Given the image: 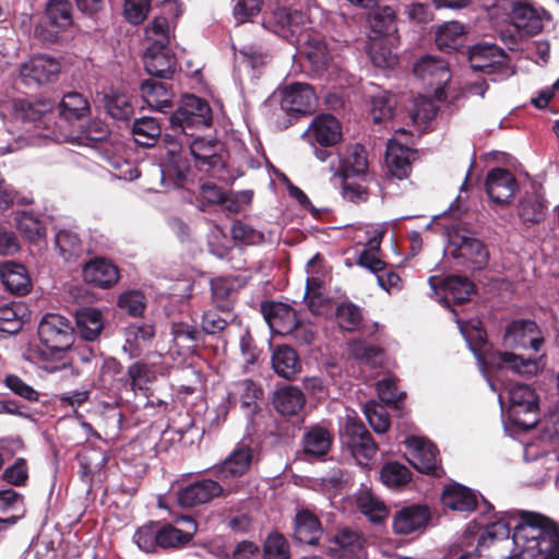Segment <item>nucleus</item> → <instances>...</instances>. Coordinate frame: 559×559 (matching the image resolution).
Masks as SVG:
<instances>
[{
  "instance_id": "obj_1",
  "label": "nucleus",
  "mask_w": 559,
  "mask_h": 559,
  "mask_svg": "<svg viewBox=\"0 0 559 559\" xmlns=\"http://www.w3.org/2000/svg\"><path fill=\"white\" fill-rule=\"evenodd\" d=\"M512 538L523 551L536 549L539 559H559V527L548 516L521 511Z\"/></svg>"
},
{
  "instance_id": "obj_2",
  "label": "nucleus",
  "mask_w": 559,
  "mask_h": 559,
  "mask_svg": "<svg viewBox=\"0 0 559 559\" xmlns=\"http://www.w3.org/2000/svg\"><path fill=\"white\" fill-rule=\"evenodd\" d=\"M38 337L44 348L32 350L38 364L59 360L74 343V328L59 313H46L38 324Z\"/></svg>"
},
{
  "instance_id": "obj_3",
  "label": "nucleus",
  "mask_w": 559,
  "mask_h": 559,
  "mask_svg": "<svg viewBox=\"0 0 559 559\" xmlns=\"http://www.w3.org/2000/svg\"><path fill=\"white\" fill-rule=\"evenodd\" d=\"M281 109L285 117L276 119V127L286 130L299 118L310 116L316 111L317 95L308 83L294 82L285 85L280 91Z\"/></svg>"
},
{
  "instance_id": "obj_4",
  "label": "nucleus",
  "mask_w": 559,
  "mask_h": 559,
  "mask_svg": "<svg viewBox=\"0 0 559 559\" xmlns=\"http://www.w3.org/2000/svg\"><path fill=\"white\" fill-rule=\"evenodd\" d=\"M170 129L176 134L193 136L194 129L207 128L213 122L209 103L193 94L186 95L181 105L169 116Z\"/></svg>"
},
{
  "instance_id": "obj_5",
  "label": "nucleus",
  "mask_w": 559,
  "mask_h": 559,
  "mask_svg": "<svg viewBox=\"0 0 559 559\" xmlns=\"http://www.w3.org/2000/svg\"><path fill=\"white\" fill-rule=\"evenodd\" d=\"M467 60L475 72L496 74L508 78L510 72V56L497 44L480 41L467 49Z\"/></svg>"
},
{
  "instance_id": "obj_6",
  "label": "nucleus",
  "mask_w": 559,
  "mask_h": 559,
  "mask_svg": "<svg viewBox=\"0 0 559 559\" xmlns=\"http://www.w3.org/2000/svg\"><path fill=\"white\" fill-rule=\"evenodd\" d=\"M341 440L355 460L367 465L376 455L378 445L362 421L348 417L341 429Z\"/></svg>"
},
{
  "instance_id": "obj_7",
  "label": "nucleus",
  "mask_w": 559,
  "mask_h": 559,
  "mask_svg": "<svg viewBox=\"0 0 559 559\" xmlns=\"http://www.w3.org/2000/svg\"><path fill=\"white\" fill-rule=\"evenodd\" d=\"M510 416L514 425L524 429L537 425L538 397L530 385L518 383L509 392Z\"/></svg>"
},
{
  "instance_id": "obj_8",
  "label": "nucleus",
  "mask_w": 559,
  "mask_h": 559,
  "mask_svg": "<svg viewBox=\"0 0 559 559\" xmlns=\"http://www.w3.org/2000/svg\"><path fill=\"white\" fill-rule=\"evenodd\" d=\"M170 40L155 39L145 50L143 63L146 72L156 79L169 80L176 69L177 59L168 49Z\"/></svg>"
},
{
  "instance_id": "obj_9",
  "label": "nucleus",
  "mask_w": 559,
  "mask_h": 559,
  "mask_svg": "<svg viewBox=\"0 0 559 559\" xmlns=\"http://www.w3.org/2000/svg\"><path fill=\"white\" fill-rule=\"evenodd\" d=\"M544 343V338L538 325L533 320H514L508 324L504 335L503 345L507 348L532 349L537 353Z\"/></svg>"
},
{
  "instance_id": "obj_10",
  "label": "nucleus",
  "mask_w": 559,
  "mask_h": 559,
  "mask_svg": "<svg viewBox=\"0 0 559 559\" xmlns=\"http://www.w3.org/2000/svg\"><path fill=\"white\" fill-rule=\"evenodd\" d=\"M302 138L311 146H336L343 139L341 122L331 114L317 115Z\"/></svg>"
},
{
  "instance_id": "obj_11",
  "label": "nucleus",
  "mask_w": 559,
  "mask_h": 559,
  "mask_svg": "<svg viewBox=\"0 0 559 559\" xmlns=\"http://www.w3.org/2000/svg\"><path fill=\"white\" fill-rule=\"evenodd\" d=\"M60 62L45 55H39L24 62L20 68V76L25 85H43L55 82L60 73Z\"/></svg>"
},
{
  "instance_id": "obj_12",
  "label": "nucleus",
  "mask_w": 559,
  "mask_h": 559,
  "mask_svg": "<svg viewBox=\"0 0 559 559\" xmlns=\"http://www.w3.org/2000/svg\"><path fill=\"white\" fill-rule=\"evenodd\" d=\"M485 189L493 203L506 206L513 200L519 183L509 169L495 167L486 176Z\"/></svg>"
},
{
  "instance_id": "obj_13",
  "label": "nucleus",
  "mask_w": 559,
  "mask_h": 559,
  "mask_svg": "<svg viewBox=\"0 0 559 559\" xmlns=\"http://www.w3.org/2000/svg\"><path fill=\"white\" fill-rule=\"evenodd\" d=\"M261 312L275 334H290L300 325V319L298 318L297 311L288 304L281 301H265L261 305Z\"/></svg>"
},
{
  "instance_id": "obj_14",
  "label": "nucleus",
  "mask_w": 559,
  "mask_h": 559,
  "mask_svg": "<svg viewBox=\"0 0 559 559\" xmlns=\"http://www.w3.org/2000/svg\"><path fill=\"white\" fill-rule=\"evenodd\" d=\"M224 488L218 481L203 478L180 488L176 497L180 507L193 508L209 503L214 498L222 496Z\"/></svg>"
},
{
  "instance_id": "obj_15",
  "label": "nucleus",
  "mask_w": 559,
  "mask_h": 559,
  "mask_svg": "<svg viewBox=\"0 0 559 559\" xmlns=\"http://www.w3.org/2000/svg\"><path fill=\"white\" fill-rule=\"evenodd\" d=\"M431 520L430 509L425 504L414 503L401 508L393 516L392 527L397 535H409L426 530Z\"/></svg>"
},
{
  "instance_id": "obj_16",
  "label": "nucleus",
  "mask_w": 559,
  "mask_h": 559,
  "mask_svg": "<svg viewBox=\"0 0 559 559\" xmlns=\"http://www.w3.org/2000/svg\"><path fill=\"white\" fill-rule=\"evenodd\" d=\"M409 445L414 448L411 463L415 469L433 477L444 475L439 450L433 443L421 438H413L409 440Z\"/></svg>"
},
{
  "instance_id": "obj_17",
  "label": "nucleus",
  "mask_w": 559,
  "mask_h": 559,
  "mask_svg": "<svg viewBox=\"0 0 559 559\" xmlns=\"http://www.w3.org/2000/svg\"><path fill=\"white\" fill-rule=\"evenodd\" d=\"M252 460L253 449L249 444L239 442L231 453L214 467V475L222 480L239 478L250 469Z\"/></svg>"
},
{
  "instance_id": "obj_18",
  "label": "nucleus",
  "mask_w": 559,
  "mask_h": 559,
  "mask_svg": "<svg viewBox=\"0 0 559 559\" xmlns=\"http://www.w3.org/2000/svg\"><path fill=\"white\" fill-rule=\"evenodd\" d=\"M189 148L199 170L214 171L224 169L225 163L219 153L221 143L216 139L206 140L202 136H197L189 144Z\"/></svg>"
},
{
  "instance_id": "obj_19",
  "label": "nucleus",
  "mask_w": 559,
  "mask_h": 559,
  "mask_svg": "<svg viewBox=\"0 0 559 559\" xmlns=\"http://www.w3.org/2000/svg\"><path fill=\"white\" fill-rule=\"evenodd\" d=\"M82 275L87 284L99 288H109L120 278L118 266L106 258H94L86 262Z\"/></svg>"
},
{
  "instance_id": "obj_20",
  "label": "nucleus",
  "mask_w": 559,
  "mask_h": 559,
  "mask_svg": "<svg viewBox=\"0 0 559 559\" xmlns=\"http://www.w3.org/2000/svg\"><path fill=\"white\" fill-rule=\"evenodd\" d=\"M548 211L547 201L540 192V188L531 185L519 199L518 215L524 224H539L546 218Z\"/></svg>"
},
{
  "instance_id": "obj_21",
  "label": "nucleus",
  "mask_w": 559,
  "mask_h": 559,
  "mask_svg": "<svg viewBox=\"0 0 559 559\" xmlns=\"http://www.w3.org/2000/svg\"><path fill=\"white\" fill-rule=\"evenodd\" d=\"M272 404L281 416L299 418L306 404V396L299 388L286 385L274 392Z\"/></svg>"
},
{
  "instance_id": "obj_22",
  "label": "nucleus",
  "mask_w": 559,
  "mask_h": 559,
  "mask_svg": "<svg viewBox=\"0 0 559 559\" xmlns=\"http://www.w3.org/2000/svg\"><path fill=\"white\" fill-rule=\"evenodd\" d=\"M55 107V102L48 97H21L13 100V112L23 122H37Z\"/></svg>"
},
{
  "instance_id": "obj_23",
  "label": "nucleus",
  "mask_w": 559,
  "mask_h": 559,
  "mask_svg": "<svg viewBox=\"0 0 559 559\" xmlns=\"http://www.w3.org/2000/svg\"><path fill=\"white\" fill-rule=\"evenodd\" d=\"M484 364L491 368L500 369L504 366L519 374L533 376L537 372V362L535 358L524 357L523 355L496 350L483 359Z\"/></svg>"
},
{
  "instance_id": "obj_24",
  "label": "nucleus",
  "mask_w": 559,
  "mask_h": 559,
  "mask_svg": "<svg viewBox=\"0 0 559 559\" xmlns=\"http://www.w3.org/2000/svg\"><path fill=\"white\" fill-rule=\"evenodd\" d=\"M414 151L395 141H389L385 153L388 175L397 180H404L412 173L411 156Z\"/></svg>"
},
{
  "instance_id": "obj_25",
  "label": "nucleus",
  "mask_w": 559,
  "mask_h": 559,
  "mask_svg": "<svg viewBox=\"0 0 559 559\" xmlns=\"http://www.w3.org/2000/svg\"><path fill=\"white\" fill-rule=\"evenodd\" d=\"M0 277L5 289L14 295L24 296L31 292V277L22 263L3 262L0 264Z\"/></svg>"
},
{
  "instance_id": "obj_26",
  "label": "nucleus",
  "mask_w": 559,
  "mask_h": 559,
  "mask_svg": "<svg viewBox=\"0 0 559 559\" xmlns=\"http://www.w3.org/2000/svg\"><path fill=\"white\" fill-rule=\"evenodd\" d=\"M510 19L516 29L524 32L527 35L538 34L543 29L542 12L534 8L531 2H513Z\"/></svg>"
},
{
  "instance_id": "obj_27",
  "label": "nucleus",
  "mask_w": 559,
  "mask_h": 559,
  "mask_svg": "<svg viewBox=\"0 0 559 559\" xmlns=\"http://www.w3.org/2000/svg\"><path fill=\"white\" fill-rule=\"evenodd\" d=\"M368 166L365 146L359 143L352 144L347 147L345 156L341 159L340 176L342 178L356 176L370 182L371 178L368 176Z\"/></svg>"
},
{
  "instance_id": "obj_28",
  "label": "nucleus",
  "mask_w": 559,
  "mask_h": 559,
  "mask_svg": "<svg viewBox=\"0 0 559 559\" xmlns=\"http://www.w3.org/2000/svg\"><path fill=\"white\" fill-rule=\"evenodd\" d=\"M451 254L455 259H464L465 262H469L476 269H483L487 265L489 259V252L484 242L467 236L459 237V242L455 243V249Z\"/></svg>"
},
{
  "instance_id": "obj_29",
  "label": "nucleus",
  "mask_w": 559,
  "mask_h": 559,
  "mask_svg": "<svg viewBox=\"0 0 559 559\" xmlns=\"http://www.w3.org/2000/svg\"><path fill=\"white\" fill-rule=\"evenodd\" d=\"M76 330L87 341H96L104 330V318L100 310L93 307L80 308L74 313Z\"/></svg>"
},
{
  "instance_id": "obj_30",
  "label": "nucleus",
  "mask_w": 559,
  "mask_h": 559,
  "mask_svg": "<svg viewBox=\"0 0 559 559\" xmlns=\"http://www.w3.org/2000/svg\"><path fill=\"white\" fill-rule=\"evenodd\" d=\"M441 501L447 508L460 512H472L477 507L476 493L457 483L444 487Z\"/></svg>"
},
{
  "instance_id": "obj_31",
  "label": "nucleus",
  "mask_w": 559,
  "mask_h": 559,
  "mask_svg": "<svg viewBox=\"0 0 559 559\" xmlns=\"http://www.w3.org/2000/svg\"><path fill=\"white\" fill-rule=\"evenodd\" d=\"M322 535L319 518L309 510H301L295 518L294 538L300 544L318 545Z\"/></svg>"
},
{
  "instance_id": "obj_32",
  "label": "nucleus",
  "mask_w": 559,
  "mask_h": 559,
  "mask_svg": "<svg viewBox=\"0 0 559 559\" xmlns=\"http://www.w3.org/2000/svg\"><path fill=\"white\" fill-rule=\"evenodd\" d=\"M141 92L147 105L157 111L167 112L173 107L171 86L166 82L145 80L141 83Z\"/></svg>"
},
{
  "instance_id": "obj_33",
  "label": "nucleus",
  "mask_w": 559,
  "mask_h": 559,
  "mask_svg": "<svg viewBox=\"0 0 559 559\" xmlns=\"http://www.w3.org/2000/svg\"><path fill=\"white\" fill-rule=\"evenodd\" d=\"M332 442L331 432L322 426L314 425L309 427L302 436V451L311 457H323L329 453Z\"/></svg>"
},
{
  "instance_id": "obj_34",
  "label": "nucleus",
  "mask_w": 559,
  "mask_h": 559,
  "mask_svg": "<svg viewBox=\"0 0 559 559\" xmlns=\"http://www.w3.org/2000/svg\"><path fill=\"white\" fill-rule=\"evenodd\" d=\"M272 367L277 376L287 380L294 379L301 371L298 354L288 345L276 347L272 355Z\"/></svg>"
},
{
  "instance_id": "obj_35",
  "label": "nucleus",
  "mask_w": 559,
  "mask_h": 559,
  "mask_svg": "<svg viewBox=\"0 0 559 559\" xmlns=\"http://www.w3.org/2000/svg\"><path fill=\"white\" fill-rule=\"evenodd\" d=\"M103 103L106 112L115 120L128 121L134 114L131 97L118 88L105 92Z\"/></svg>"
},
{
  "instance_id": "obj_36",
  "label": "nucleus",
  "mask_w": 559,
  "mask_h": 559,
  "mask_svg": "<svg viewBox=\"0 0 559 559\" xmlns=\"http://www.w3.org/2000/svg\"><path fill=\"white\" fill-rule=\"evenodd\" d=\"M441 288L445 299L462 305L471 299L476 287L466 276L449 275L441 281Z\"/></svg>"
},
{
  "instance_id": "obj_37",
  "label": "nucleus",
  "mask_w": 559,
  "mask_h": 559,
  "mask_svg": "<svg viewBox=\"0 0 559 559\" xmlns=\"http://www.w3.org/2000/svg\"><path fill=\"white\" fill-rule=\"evenodd\" d=\"M27 314V306L21 301L0 306V332L9 335L19 333Z\"/></svg>"
},
{
  "instance_id": "obj_38",
  "label": "nucleus",
  "mask_w": 559,
  "mask_h": 559,
  "mask_svg": "<svg viewBox=\"0 0 559 559\" xmlns=\"http://www.w3.org/2000/svg\"><path fill=\"white\" fill-rule=\"evenodd\" d=\"M348 352L355 360L372 368H379L383 364L384 349L381 346L368 344L362 338L349 341Z\"/></svg>"
},
{
  "instance_id": "obj_39",
  "label": "nucleus",
  "mask_w": 559,
  "mask_h": 559,
  "mask_svg": "<svg viewBox=\"0 0 559 559\" xmlns=\"http://www.w3.org/2000/svg\"><path fill=\"white\" fill-rule=\"evenodd\" d=\"M335 319L342 331H362L364 310L350 300H344L336 306Z\"/></svg>"
},
{
  "instance_id": "obj_40",
  "label": "nucleus",
  "mask_w": 559,
  "mask_h": 559,
  "mask_svg": "<svg viewBox=\"0 0 559 559\" xmlns=\"http://www.w3.org/2000/svg\"><path fill=\"white\" fill-rule=\"evenodd\" d=\"M413 73L423 81H428L429 84L447 82L449 80V69L444 61L436 59L431 56L421 57L414 66Z\"/></svg>"
},
{
  "instance_id": "obj_41",
  "label": "nucleus",
  "mask_w": 559,
  "mask_h": 559,
  "mask_svg": "<svg viewBox=\"0 0 559 559\" xmlns=\"http://www.w3.org/2000/svg\"><path fill=\"white\" fill-rule=\"evenodd\" d=\"M236 281L229 276H222L211 281L212 298L215 307L223 311L229 312L234 306V295Z\"/></svg>"
},
{
  "instance_id": "obj_42",
  "label": "nucleus",
  "mask_w": 559,
  "mask_h": 559,
  "mask_svg": "<svg viewBox=\"0 0 559 559\" xmlns=\"http://www.w3.org/2000/svg\"><path fill=\"white\" fill-rule=\"evenodd\" d=\"M465 41L464 26L459 22H450L439 27L436 44L444 52L459 50Z\"/></svg>"
},
{
  "instance_id": "obj_43",
  "label": "nucleus",
  "mask_w": 559,
  "mask_h": 559,
  "mask_svg": "<svg viewBox=\"0 0 559 559\" xmlns=\"http://www.w3.org/2000/svg\"><path fill=\"white\" fill-rule=\"evenodd\" d=\"M274 3L276 7L271 11V21L282 28H287L292 34L299 32L307 20L306 13L301 9Z\"/></svg>"
},
{
  "instance_id": "obj_44",
  "label": "nucleus",
  "mask_w": 559,
  "mask_h": 559,
  "mask_svg": "<svg viewBox=\"0 0 559 559\" xmlns=\"http://www.w3.org/2000/svg\"><path fill=\"white\" fill-rule=\"evenodd\" d=\"M91 112L87 98L79 92H69L63 95L59 104V114L68 121L80 120Z\"/></svg>"
},
{
  "instance_id": "obj_45",
  "label": "nucleus",
  "mask_w": 559,
  "mask_h": 559,
  "mask_svg": "<svg viewBox=\"0 0 559 559\" xmlns=\"http://www.w3.org/2000/svg\"><path fill=\"white\" fill-rule=\"evenodd\" d=\"M132 134L140 146L152 147L162 134V127L155 118L142 117L134 120Z\"/></svg>"
},
{
  "instance_id": "obj_46",
  "label": "nucleus",
  "mask_w": 559,
  "mask_h": 559,
  "mask_svg": "<svg viewBox=\"0 0 559 559\" xmlns=\"http://www.w3.org/2000/svg\"><path fill=\"white\" fill-rule=\"evenodd\" d=\"M395 17V11L391 7L376 5L368 14V22L371 31L382 37L396 32Z\"/></svg>"
},
{
  "instance_id": "obj_47",
  "label": "nucleus",
  "mask_w": 559,
  "mask_h": 559,
  "mask_svg": "<svg viewBox=\"0 0 559 559\" xmlns=\"http://www.w3.org/2000/svg\"><path fill=\"white\" fill-rule=\"evenodd\" d=\"M17 230L31 242H37L46 235V229L38 217L29 212H20L14 217Z\"/></svg>"
},
{
  "instance_id": "obj_48",
  "label": "nucleus",
  "mask_w": 559,
  "mask_h": 559,
  "mask_svg": "<svg viewBox=\"0 0 559 559\" xmlns=\"http://www.w3.org/2000/svg\"><path fill=\"white\" fill-rule=\"evenodd\" d=\"M237 393L240 397L241 408L251 414H255L258 409L257 401L263 397V389L252 379H245L235 384Z\"/></svg>"
},
{
  "instance_id": "obj_49",
  "label": "nucleus",
  "mask_w": 559,
  "mask_h": 559,
  "mask_svg": "<svg viewBox=\"0 0 559 559\" xmlns=\"http://www.w3.org/2000/svg\"><path fill=\"white\" fill-rule=\"evenodd\" d=\"M396 96L389 92H383L372 97L371 115L374 123H381L392 119L396 108Z\"/></svg>"
},
{
  "instance_id": "obj_50",
  "label": "nucleus",
  "mask_w": 559,
  "mask_h": 559,
  "mask_svg": "<svg viewBox=\"0 0 559 559\" xmlns=\"http://www.w3.org/2000/svg\"><path fill=\"white\" fill-rule=\"evenodd\" d=\"M380 478L388 487H402L412 479V472L399 462H388L380 471Z\"/></svg>"
},
{
  "instance_id": "obj_51",
  "label": "nucleus",
  "mask_w": 559,
  "mask_h": 559,
  "mask_svg": "<svg viewBox=\"0 0 559 559\" xmlns=\"http://www.w3.org/2000/svg\"><path fill=\"white\" fill-rule=\"evenodd\" d=\"M153 379L154 372L151 367L138 360L128 367L124 385H129L132 391L143 390Z\"/></svg>"
},
{
  "instance_id": "obj_52",
  "label": "nucleus",
  "mask_w": 559,
  "mask_h": 559,
  "mask_svg": "<svg viewBox=\"0 0 559 559\" xmlns=\"http://www.w3.org/2000/svg\"><path fill=\"white\" fill-rule=\"evenodd\" d=\"M46 16L51 26L66 29L72 25L71 2H46Z\"/></svg>"
},
{
  "instance_id": "obj_53",
  "label": "nucleus",
  "mask_w": 559,
  "mask_h": 559,
  "mask_svg": "<svg viewBox=\"0 0 559 559\" xmlns=\"http://www.w3.org/2000/svg\"><path fill=\"white\" fill-rule=\"evenodd\" d=\"M174 341L178 346L191 348L199 342H204L203 332L195 325L188 323H174L171 328Z\"/></svg>"
},
{
  "instance_id": "obj_54",
  "label": "nucleus",
  "mask_w": 559,
  "mask_h": 559,
  "mask_svg": "<svg viewBox=\"0 0 559 559\" xmlns=\"http://www.w3.org/2000/svg\"><path fill=\"white\" fill-rule=\"evenodd\" d=\"M56 246L64 260L79 257L83 251V245L78 234L68 229H61L56 235Z\"/></svg>"
},
{
  "instance_id": "obj_55",
  "label": "nucleus",
  "mask_w": 559,
  "mask_h": 559,
  "mask_svg": "<svg viewBox=\"0 0 559 559\" xmlns=\"http://www.w3.org/2000/svg\"><path fill=\"white\" fill-rule=\"evenodd\" d=\"M231 238L235 242L246 246H258L265 241L264 234L242 221H235L230 228Z\"/></svg>"
},
{
  "instance_id": "obj_56",
  "label": "nucleus",
  "mask_w": 559,
  "mask_h": 559,
  "mask_svg": "<svg viewBox=\"0 0 559 559\" xmlns=\"http://www.w3.org/2000/svg\"><path fill=\"white\" fill-rule=\"evenodd\" d=\"M263 559H290L289 546L280 533L267 536L263 546Z\"/></svg>"
},
{
  "instance_id": "obj_57",
  "label": "nucleus",
  "mask_w": 559,
  "mask_h": 559,
  "mask_svg": "<svg viewBox=\"0 0 559 559\" xmlns=\"http://www.w3.org/2000/svg\"><path fill=\"white\" fill-rule=\"evenodd\" d=\"M368 55L374 67L390 68L395 62V56L391 49L383 44L382 38H376L368 46Z\"/></svg>"
},
{
  "instance_id": "obj_58",
  "label": "nucleus",
  "mask_w": 559,
  "mask_h": 559,
  "mask_svg": "<svg viewBox=\"0 0 559 559\" xmlns=\"http://www.w3.org/2000/svg\"><path fill=\"white\" fill-rule=\"evenodd\" d=\"M3 384L15 395L24 399L27 402H37L39 393L22 378L14 373L7 374L3 379Z\"/></svg>"
},
{
  "instance_id": "obj_59",
  "label": "nucleus",
  "mask_w": 559,
  "mask_h": 559,
  "mask_svg": "<svg viewBox=\"0 0 559 559\" xmlns=\"http://www.w3.org/2000/svg\"><path fill=\"white\" fill-rule=\"evenodd\" d=\"M118 306L132 317L143 314L146 304L145 296L139 290L124 292L119 296Z\"/></svg>"
},
{
  "instance_id": "obj_60",
  "label": "nucleus",
  "mask_w": 559,
  "mask_h": 559,
  "mask_svg": "<svg viewBox=\"0 0 559 559\" xmlns=\"http://www.w3.org/2000/svg\"><path fill=\"white\" fill-rule=\"evenodd\" d=\"M190 171V163L186 158L173 157L170 164L163 170V178H169L178 188L183 187L187 182Z\"/></svg>"
},
{
  "instance_id": "obj_61",
  "label": "nucleus",
  "mask_w": 559,
  "mask_h": 559,
  "mask_svg": "<svg viewBox=\"0 0 559 559\" xmlns=\"http://www.w3.org/2000/svg\"><path fill=\"white\" fill-rule=\"evenodd\" d=\"M134 540L145 552H155L158 547V528L156 525H144L134 534Z\"/></svg>"
},
{
  "instance_id": "obj_62",
  "label": "nucleus",
  "mask_w": 559,
  "mask_h": 559,
  "mask_svg": "<svg viewBox=\"0 0 559 559\" xmlns=\"http://www.w3.org/2000/svg\"><path fill=\"white\" fill-rule=\"evenodd\" d=\"M2 478L13 486H24L28 479L27 463L24 457H17L15 462L2 473Z\"/></svg>"
},
{
  "instance_id": "obj_63",
  "label": "nucleus",
  "mask_w": 559,
  "mask_h": 559,
  "mask_svg": "<svg viewBox=\"0 0 559 559\" xmlns=\"http://www.w3.org/2000/svg\"><path fill=\"white\" fill-rule=\"evenodd\" d=\"M181 536V528L165 524L158 528V547L166 549L185 546L186 543Z\"/></svg>"
},
{
  "instance_id": "obj_64",
  "label": "nucleus",
  "mask_w": 559,
  "mask_h": 559,
  "mask_svg": "<svg viewBox=\"0 0 559 559\" xmlns=\"http://www.w3.org/2000/svg\"><path fill=\"white\" fill-rule=\"evenodd\" d=\"M151 11V2H123V16L132 25L142 24Z\"/></svg>"
}]
</instances>
